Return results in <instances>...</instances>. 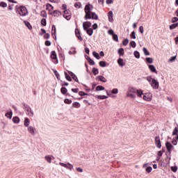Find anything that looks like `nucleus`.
I'll use <instances>...</instances> for the list:
<instances>
[{"label": "nucleus", "mask_w": 178, "mask_h": 178, "mask_svg": "<svg viewBox=\"0 0 178 178\" xmlns=\"http://www.w3.org/2000/svg\"><path fill=\"white\" fill-rule=\"evenodd\" d=\"M24 23L29 30H31V29H33V26H31L30 22L24 21Z\"/></svg>", "instance_id": "a211bd4d"}, {"label": "nucleus", "mask_w": 178, "mask_h": 178, "mask_svg": "<svg viewBox=\"0 0 178 178\" xmlns=\"http://www.w3.org/2000/svg\"><path fill=\"white\" fill-rule=\"evenodd\" d=\"M85 31H86L87 34H88V35H92L94 31H92V29H88L87 30H85Z\"/></svg>", "instance_id": "2eb2a0df"}, {"label": "nucleus", "mask_w": 178, "mask_h": 178, "mask_svg": "<svg viewBox=\"0 0 178 178\" xmlns=\"http://www.w3.org/2000/svg\"><path fill=\"white\" fill-rule=\"evenodd\" d=\"M69 54H70V55H76V49H75V48H72V49L69 51Z\"/></svg>", "instance_id": "6ab92c4d"}, {"label": "nucleus", "mask_w": 178, "mask_h": 178, "mask_svg": "<svg viewBox=\"0 0 178 178\" xmlns=\"http://www.w3.org/2000/svg\"><path fill=\"white\" fill-rule=\"evenodd\" d=\"M73 107L74 108H80V104L77 102L73 103Z\"/></svg>", "instance_id": "473e14b6"}, {"label": "nucleus", "mask_w": 178, "mask_h": 178, "mask_svg": "<svg viewBox=\"0 0 178 178\" xmlns=\"http://www.w3.org/2000/svg\"><path fill=\"white\" fill-rule=\"evenodd\" d=\"M105 90V88L102 86H98L96 87V91H104Z\"/></svg>", "instance_id": "f3484780"}, {"label": "nucleus", "mask_w": 178, "mask_h": 178, "mask_svg": "<svg viewBox=\"0 0 178 178\" xmlns=\"http://www.w3.org/2000/svg\"><path fill=\"white\" fill-rule=\"evenodd\" d=\"M60 91L62 94H66V92H67V89H66V88H62Z\"/></svg>", "instance_id": "ea45409f"}, {"label": "nucleus", "mask_w": 178, "mask_h": 178, "mask_svg": "<svg viewBox=\"0 0 178 178\" xmlns=\"http://www.w3.org/2000/svg\"><path fill=\"white\" fill-rule=\"evenodd\" d=\"M175 44L178 45V36L175 38Z\"/></svg>", "instance_id": "774afa93"}, {"label": "nucleus", "mask_w": 178, "mask_h": 178, "mask_svg": "<svg viewBox=\"0 0 178 178\" xmlns=\"http://www.w3.org/2000/svg\"><path fill=\"white\" fill-rule=\"evenodd\" d=\"M147 81L150 83L151 86L154 90H158L159 88V82L156 81V79H154L152 78H147Z\"/></svg>", "instance_id": "7ed1b4c3"}, {"label": "nucleus", "mask_w": 178, "mask_h": 178, "mask_svg": "<svg viewBox=\"0 0 178 178\" xmlns=\"http://www.w3.org/2000/svg\"><path fill=\"white\" fill-rule=\"evenodd\" d=\"M118 54L119 55H120L121 56H123V55H124V49H123V48H120L118 49Z\"/></svg>", "instance_id": "aec40b11"}, {"label": "nucleus", "mask_w": 178, "mask_h": 178, "mask_svg": "<svg viewBox=\"0 0 178 178\" xmlns=\"http://www.w3.org/2000/svg\"><path fill=\"white\" fill-rule=\"evenodd\" d=\"M108 22H111L112 23V22H113V12L110 11L108 13Z\"/></svg>", "instance_id": "9b49d317"}, {"label": "nucleus", "mask_w": 178, "mask_h": 178, "mask_svg": "<svg viewBox=\"0 0 178 178\" xmlns=\"http://www.w3.org/2000/svg\"><path fill=\"white\" fill-rule=\"evenodd\" d=\"M51 59H56V53L55 51H52L51 54Z\"/></svg>", "instance_id": "c85d7f7f"}, {"label": "nucleus", "mask_w": 178, "mask_h": 178, "mask_svg": "<svg viewBox=\"0 0 178 178\" xmlns=\"http://www.w3.org/2000/svg\"><path fill=\"white\" fill-rule=\"evenodd\" d=\"M127 44H129V39H125L122 41V45H124V47H126Z\"/></svg>", "instance_id": "72a5a7b5"}, {"label": "nucleus", "mask_w": 178, "mask_h": 178, "mask_svg": "<svg viewBox=\"0 0 178 178\" xmlns=\"http://www.w3.org/2000/svg\"><path fill=\"white\" fill-rule=\"evenodd\" d=\"M134 55L137 59L140 58V53L138 51H135Z\"/></svg>", "instance_id": "bb28decb"}, {"label": "nucleus", "mask_w": 178, "mask_h": 178, "mask_svg": "<svg viewBox=\"0 0 178 178\" xmlns=\"http://www.w3.org/2000/svg\"><path fill=\"white\" fill-rule=\"evenodd\" d=\"M92 73H93V74H95V75L98 74V73H99L98 69H97V68H93V69H92Z\"/></svg>", "instance_id": "a19ab883"}, {"label": "nucleus", "mask_w": 178, "mask_h": 178, "mask_svg": "<svg viewBox=\"0 0 178 178\" xmlns=\"http://www.w3.org/2000/svg\"><path fill=\"white\" fill-rule=\"evenodd\" d=\"M50 35L49 33H45L44 35V38H46V39H48L49 38Z\"/></svg>", "instance_id": "0e129e2a"}, {"label": "nucleus", "mask_w": 178, "mask_h": 178, "mask_svg": "<svg viewBox=\"0 0 178 178\" xmlns=\"http://www.w3.org/2000/svg\"><path fill=\"white\" fill-rule=\"evenodd\" d=\"M177 26H178V23L173 24L170 26V30H174V29H176V27H177Z\"/></svg>", "instance_id": "b1692460"}, {"label": "nucleus", "mask_w": 178, "mask_h": 178, "mask_svg": "<svg viewBox=\"0 0 178 178\" xmlns=\"http://www.w3.org/2000/svg\"><path fill=\"white\" fill-rule=\"evenodd\" d=\"M74 7L76 8V9H80V8H81V3L80 2L75 3Z\"/></svg>", "instance_id": "5701e85b"}, {"label": "nucleus", "mask_w": 178, "mask_h": 178, "mask_svg": "<svg viewBox=\"0 0 178 178\" xmlns=\"http://www.w3.org/2000/svg\"><path fill=\"white\" fill-rule=\"evenodd\" d=\"M92 55L93 56H95V58H96V59H99L101 58L99 56V54H98V53H97L96 51H93Z\"/></svg>", "instance_id": "a878e982"}, {"label": "nucleus", "mask_w": 178, "mask_h": 178, "mask_svg": "<svg viewBox=\"0 0 178 178\" xmlns=\"http://www.w3.org/2000/svg\"><path fill=\"white\" fill-rule=\"evenodd\" d=\"M119 92V90L116 88H114L112 90V94H118Z\"/></svg>", "instance_id": "de8ad7c7"}, {"label": "nucleus", "mask_w": 178, "mask_h": 178, "mask_svg": "<svg viewBox=\"0 0 178 178\" xmlns=\"http://www.w3.org/2000/svg\"><path fill=\"white\" fill-rule=\"evenodd\" d=\"M165 147L167 148L168 152H169V154H170V152H172V150L173 149V145H172V143L167 142L165 144Z\"/></svg>", "instance_id": "0eeeda50"}, {"label": "nucleus", "mask_w": 178, "mask_h": 178, "mask_svg": "<svg viewBox=\"0 0 178 178\" xmlns=\"http://www.w3.org/2000/svg\"><path fill=\"white\" fill-rule=\"evenodd\" d=\"M94 9V7L91 4H88L85 6V20H88L90 19H92V20H98V15L95 13H91V11Z\"/></svg>", "instance_id": "f257e3e1"}, {"label": "nucleus", "mask_w": 178, "mask_h": 178, "mask_svg": "<svg viewBox=\"0 0 178 178\" xmlns=\"http://www.w3.org/2000/svg\"><path fill=\"white\" fill-rule=\"evenodd\" d=\"M131 38H133L134 40H136V32L133 31L131 33Z\"/></svg>", "instance_id": "49530a36"}, {"label": "nucleus", "mask_w": 178, "mask_h": 178, "mask_svg": "<svg viewBox=\"0 0 178 178\" xmlns=\"http://www.w3.org/2000/svg\"><path fill=\"white\" fill-rule=\"evenodd\" d=\"M0 6H1V8H7L8 4H6V3H5V2H1Z\"/></svg>", "instance_id": "4c0bfd02"}, {"label": "nucleus", "mask_w": 178, "mask_h": 178, "mask_svg": "<svg viewBox=\"0 0 178 178\" xmlns=\"http://www.w3.org/2000/svg\"><path fill=\"white\" fill-rule=\"evenodd\" d=\"M41 16H42L43 17H47V13L45 11H42Z\"/></svg>", "instance_id": "864d4df0"}, {"label": "nucleus", "mask_w": 178, "mask_h": 178, "mask_svg": "<svg viewBox=\"0 0 178 178\" xmlns=\"http://www.w3.org/2000/svg\"><path fill=\"white\" fill-rule=\"evenodd\" d=\"M96 98H97V99H108V96H106V95H97V96H96Z\"/></svg>", "instance_id": "4468645a"}, {"label": "nucleus", "mask_w": 178, "mask_h": 178, "mask_svg": "<svg viewBox=\"0 0 178 178\" xmlns=\"http://www.w3.org/2000/svg\"><path fill=\"white\" fill-rule=\"evenodd\" d=\"M149 69L150 72H152V73H156V74L158 73L156 72V68H155V65H149Z\"/></svg>", "instance_id": "f8f14e48"}, {"label": "nucleus", "mask_w": 178, "mask_h": 178, "mask_svg": "<svg viewBox=\"0 0 178 178\" xmlns=\"http://www.w3.org/2000/svg\"><path fill=\"white\" fill-rule=\"evenodd\" d=\"M64 102H65V104H72V100H70V99H65L64 100Z\"/></svg>", "instance_id": "c03bdc74"}, {"label": "nucleus", "mask_w": 178, "mask_h": 178, "mask_svg": "<svg viewBox=\"0 0 178 178\" xmlns=\"http://www.w3.org/2000/svg\"><path fill=\"white\" fill-rule=\"evenodd\" d=\"M178 21V18L177 17H173L172 19V23H176V22Z\"/></svg>", "instance_id": "680f3d73"}, {"label": "nucleus", "mask_w": 178, "mask_h": 178, "mask_svg": "<svg viewBox=\"0 0 178 178\" xmlns=\"http://www.w3.org/2000/svg\"><path fill=\"white\" fill-rule=\"evenodd\" d=\"M6 118H8V119H12V112L7 113L6 114Z\"/></svg>", "instance_id": "79ce46f5"}, {"label": "nucleus", "mask_w": 178, "mask_h": 178, "mask_svg": "<svg viewBox=\"0 0 178 178\" xmlns=\"http://www.w3.org/2000/svg\"><path fill=\"white\" fill-rule=\"evenodd\" d=\"M28 130L31 134H35V129L33 127H30Z\"/></svg>", "instance_id": "dca6fc26"}, {"label": "nucleus", "mask_w": 178, "mask_h": 178, "mask_svg": "<svg viewBox=\"0 0 178 178\" xmlns=\"http://www.w3.org/2000/svg\"><path fill=\"white\" fill-rule=\"evenodd\" d=\"M108 33V34H110V35H115V32L113 31V30H109Z\"/></svg>", "instance_id": "603ef678"}, {"label": "nucleus", "mask_w": 178, "mask_h": 178, "mask_svg": "<svg viewBox=\"0 0 178 178\" xmlns=\"http://www.w3.org/2000/svg\"><path fill=\"white\" fill-rule=\"evenodd\" d=\"M174 60H176V56H172L169 59V62H173Z\"/></svg>", "instance_id": "3c124183"}, {"label": "nucleus", "mask_w": 178, "mask_h": 178, "mask_svg": "<svg viewBox=\"0 0 178 178\" xmlns=\"http://www.w3.org/2000/svg\"><path fill=\"white\" fill-rule=\"evenodd\" d=\"M177 133H178L177 127H175L172 132V136H176V134H177Z\"/></svg>", "instance_id": "a18cd8bd"}, {"label": "nucleus", "mask_w": 178, "mask_h": 178, "mask_svg": "<svg viewBox=\"0 0 178 178\" xmlns=\"http://www.w3.org/2000/svg\"><path fill=\"white\" fill-rule=\"evenodd\" d=\"M13 121L14 123H19V122H20V119H19L18 117H14L13 118Z\"/></svg>", "instance_id": "393cba45"}, {"label": "nucleus", "mask_w": 178, "mask_h": 178, "mask_svg": "<svg viewBox=\"0 0 178 178\" xmlns=\"http://www.w3.org/2000/svg\"><path fill=\"white\" fill-rule=\"evenodd\" d=\"M44 44L47 47H49V45H51V42L49 40H47Z\"/></svg>", "instance_id": "4d7b16f0"}, {"label": "nucleus", "mask_w": 178, "mask_h": 178, "mask_svg": "<svg viewBox=\"0 0 178 178\" xmlns=\"http://www.w3.org/2000/svg\"><path fill=\"white\" fill-rule=\"evenodd\" d=\"M118 65H120V66H123V59L119 58L118 60Z\"/></svg>", "instance_id": "e433bc0d"}, {"label": "nucleus", "mask_w": 178, "mask_h": 178, "mask_svg": "<svg viewBox=\"0 0 178 178\" xmlns=\"http://www.w3.org/2000/svg\"><path fill=\"white\" fill-rule=\"evenodd\" d=\"M17 13H18L19 16H26L28 13L27 8H26V7L20 6L17 8Z\"/></svg>", "instance_id": "20e7f679"}, {"label": "nucleus", "mask_w": 178, "mask_h": 178, "mask_svg": "<svg viewBox=\"0 0 178 178\" xmlns=\"http://www.w3.org/2000/svg\"><path fill=\"white\" fill-rule=\"evenodd\" d=\"M63 17L66 20H70L72 19V13L69 10H65L63 11Z\"/></svg>", "instance_id": "423d86ee"}, {"label": "nucleus", "mask_w": 178, "mask_h": 178, "mask_svg": "<svg viewBox=\"0 0 178 178\" xmlns=\"http://www.w3.org/2000/svg\"><path fill=\"white\" fill-rule=\"evenodd\" d=\"M127 97H131L133 99H136L137 97L139 98H143V90H136V88L131 87L129 89V91L127 93Z\"/></svg>", "instance_id": "f03ea898"}, {"label": "nucleus", "mask_w": 178, "mask_h": 178, "mask_svg": "<svg viewBox=\"0 0 178 178\" xmlns=\"http://www.w3.org/2000/svg\"><path fill=\"white\" fill-rule=\"evenodd\" d=\"M96 80L97 81H102V83H106L107 80L106 78H104V76H98L96 77Z\"/></svg>", "instance_id": "9d476101"}, {"label": "nucleus", "mask_w": 178, "mask_h": 178, "mask_svg": "<svg viewBox=\"0 0 178 178\" xmlns=\"http://www.w3.org/2000/svg\"><path fill=\"white\" fill-rule=\"evenodd\" d=\"M113 40L114 41H116V42H118V41H119V38L118 37V35L114 34V35H113Z\"/></svg>", "instance_id": "c756f323"}, {"label": "nucleus", "mask_w": 178, "mask_h": 178, "mask_svg": "<svg viewBox=\"0 0 178 178\" xmlns=\"http://www.w3.org/2000/svg\"><path fill=\"white\" fill-rule=\"evenodd\" d=\"M172 144H173V145H177V140H176L175 139H173Z\"/></svg>", "instance_id": "69168bd1"}, {"label": "nucleus", "mask_w": 178, "mask_h": 178, "mask_svg": "<svg viewBox=\"0 0 178 178\" xmlns=\"http://www.w3.org/2000/svg\"><path fill=\"white\" fill-rule=\"evenodd\" d=\"M146 61L147 63H152L154 62V59L152 58H147Z\"/></svg>", "instance_id": "7c9ffc66"}, {"label": "nucleus", "mask_w": 178, "mask_h": 178, "mask_svg": "<svg viewBox=\"0 0 178 178\" xmlns=\"http://www.w3.org/2000/svg\"><path fill=\"white\" fill-rule=\"evenodd\" d=\"M41 24H42V26H47V20L45 19H42L41 20Z\"/></svg>", "instance_id": "37998d69"}, {"label": "nucleus", "mask_w": 178, "mask_h": 178, "mask_svg": "<svg viewBox=\"0 0 178 178\" xmlns=\"http://www.w3.org/2000/svg\"><path fill=\"white\" fill-rule=\"evenodd\" d=\"M171 170L172 172H177V166L171 167Z\"/></svg>", "instance_id": "8fccbe9b"}, {"label": "nucleus", "mask_w": 178, "mask_h": 178, "mask_svg": "<svg viewBox=\"0 0 178 178\" xmlns=\"http://www.w3.org/2000/svg\"><path fill=\"white\" fill-rule=\"evenodd\" d=\"M29 124H30V120H29V118H25L24 126H26V127H27L29 126Z\"/></svg>", "instance_id": "4be33fe9"}, {"label": "nucleus", "mask_w": 178, "mask_h": 178, "mask_svg": "<svg viewBox=\"0 0 178 178\" xmlns=\"http://www.w3.org/2000/svg\"><path fill=\"white\" fill-rule=\"evenodd\" d=\"M79 95H80L81 97H83V96H84V95H87V94H86V93H85L84 92H83V91L79 92Z\"/></svg>", "instance_id": "13d9d810"}, {"label": "nucleus", "mask_w": 178, "mask_h": 178, "mask_svg": "<svg viewBox=\"0 0 178 178\" xmlns=\"http://www.w3.org/2000/svg\"><path fill=\"white\" fill-rule=\"evenodd\" d=\"M67 169H69V170H72L73 169V165L70 163H67Z\"/></svg>", "instance_id": "2f4dec72"}, {"label": "nucleus", "mask_w": 178, "mask_h": 178, "mask_svg": "<svg viewBox=\"0 0 178 178\" xmlns=\"http://www.w3.org/2000/svg\"><path fill=\"white\" fill-rule=\"evenodd\" d=\"M99 66H101V67H106V63L105 61H100L99 63Z\"/></svg>", "instance_id": "412c9836"}, {"label": "nucleus", "mask_w": 178, "mask_h": 178, "mask_svg": "<svg viewBox=\"0 0 178 178\" xmlns=\"http://www.w3.org/2000/svg\"><path fill=\"white\" fill-rule=\"evenodd\" d=\"M129 45H130V47H132V48H136V42L131 41V42L129 43Z\"/></svg>", "instance_id": "58836bf2"}, {"label": "nucleus", "mask_w": 178, "mask_h": 178, "mask_svg": "<svg viewBox=\"0 0 178 178\" xmlns=\"http://www.w3.org/2000/svg\"><path fill=\"white\" fill-rule=\"evenodd\" d=\"M90 26H91V22H84L83 23V30H87V29H90Z\"/></svg>", "instance_id": "1a4fd4ad"}, {"label": "nucleus", "mask_w": 178, "mask_h": 178, "mask_svg": "<svg viewBox=\"0 0 178 178\" xmlns=\"http://www.w3.org/2000/svg\"><path fill=\"white\" fill-rule=\"evenodd\" d=\"M65 79H66L68 81H72V78L70 77V76H69V74H67V72H65Z\"/></svg>", "instance_id": "cd10ccee"}, {"label": "nucleus", "mask_w": 178, "mask_h": 178, "mask_svg": "<svg viewBox=\"0 0 178 178\" xmlns=\"http://www.w3.org/2000/svg\"><path fill=\"white\" fill-rule=\"evenodd\" d=\"M146 172L147 173H151V172H152V167H151V166L147 167Z\"/></svg>", "instance_id": "c9c22d12"}, {"label": "nucleus", "mask_w": 178, "mask_h": 178, "mask_svg": "<svg viewBox=\"0 0 178 178\" xmlns=\"http://www.w3.org/2000/svg\"><path fill=\"white\" fill-rule=\"evenodd\" d=\"M155 144L158 148H161V147H162L161 138L159 136L155 137Z\"/></svg>", "instance_id": "6e6552de"}, {"label": "nucleus", "mask_w": 178, "mask_h": 178, "mask_svg": "<svg viewBox=\"0 0 178 178\" xmlns=\"http://www.w3.org/2000/svg\"><path fill=\"white\" fill-rule=\"evenodd\" d=\"M72 92H79V89L78 88H72Z\"/></svg>", "instance_id": "e2e57ef3"}, {"label": "nucleus", "mask_w": 178, "mask_h": 178, "mask_svg": "<svg viewBox=\"0 0 178 178\" xmlns=\"http://www.w3.org/2000/svg\"><path fill=\"white\" fill-rule=\"evenodd\" d=\"M45 159H47V162H49V163H51V157L46 156Z\"/></svg>", "instance_id": "6e6d98bb"}, {"label": "nucleus", "mask_w": 178, "mask_h": 178, "mask_svg": "<svg viewBox=\"0 0 178 178\" xmlns=\"http://www.w3.org/2000/svg\"><path fill=\"white\" fill-rule=\"evenodd\" d=\"M143 52H144L145 55H146V56L149 55V51H148V50L145 47H143Z\"/></svg>", "instance_id": "f704fd0d"}, {"label": "nucleus", "mask_w": 178, "mask_h": 178, "mask_svg": "<svg viewBox=\"0 0 178 178\" xmlns=\"http://www.w3.org/2000/svg\"><path fill=\"white\" fill-rule=\"evenodd\" d=\"M92 29L93 30H97V29H98V25L97 24H94L92 25Z\"/></svg>", "instance_id": "052dcab7"}, {"label": "nucleus", "mask_w": 178, "mask_h": 178, "mask_svg": "<svg viewBox=\"0 0 178 178\" xmlns=\"http://www.w3.org/2000/svg\"><path fill=\"white\" fill-rule=\"evenodd\" d=\"M139 30L141 34H144V27L143 26L139 27Z\"/></svg>", "instance_id": "09e8293b"}, {"label": "nucleus", "mask_w": 178, "mask_h": 178, "mask_svg": "<svg viewBox=\"0 0 178 178\" xmlns=\"http://www.w3.org/2000/svg\"><path fill=\"white\" fill-rule=\"evenodd\" d=\"M75 34L80 41H83V38H81V35L80 34V31L79 29H75Z\"/></svg>", "instance_id": "ddd939ff"}, {"label": "nucleus", "mask_w": 178, "mask_h": 178, "mask_svg": "<svg viewBox=\"0 0 178 178\" xmlns=\"http://www.w3.org/2000/svg\"><path fill=\"white\" fill-rule=\"evenodd\" d=\"M77 172H80V173H82L83 169L81 168H76Z\"/></svg>", "instance_id": "338daca9"}, {"label": "nucleus", "mask_w": 178, "mask_h": 178, "mask_svg": "<svg viewBox=\"0 0 178 178\" xmlns=\"http://www.w3.org/2000/svg\"><path fill=\"white\" fill-rule=\"evenodd\" d=\"M106 2L108 5H111V3H113V0H106Z\"/></svg>", "instance_id": "bf43d9fd"}, {"label": "nucleus", "mask_w": 178, "mask_h": 178, "mask_svg": "<svg viewBox=\"0 0 178 178\" xmlns=\"http://www.w3.org/2000/svg\"><path fill=\"white\" fill-rule=\"evenodd\" d=\"M89 63L90 65H95V62H94V60H92V59L91 58L89 59Z\"/></svg>", "instance_id": "5fc2aeb1"}, {"label": "nucleus", "mask_w": 178, "mask_h": 178, "mask_svg": "<svg viewBox=\"0 0 178 178\" xmlns=\"http://www.w3.org/2000/svg\"><path fill=\"white\" fill-rule=\"evenodd\" d=\"M142 98H143V99H144V101H147L149 102L150 101H152V94L143 93Z\"/></svg>", "instance_id": "39448f33"}]
</instances>
